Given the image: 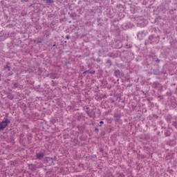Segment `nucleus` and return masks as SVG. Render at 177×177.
Instances as JSON below:
<instances>
[{"mask_svg":"<svg viewBox=\"0 0 177 177\" xmlns=\"http://www.w3.org/2000/svg\"><path fill=\"white\" fill-rule=\"evenodd\" d=\"M100 124H104L103 121H100Z\"/></svg>","mask_w":177,"mask_h":177,"instance_id":"nucleus-9","label":"nucleus"},{"mask_svg":"<svg viewBox=\"0 0 177 177\" xmlns=\"http://www.w3.org/2000/svg\"><path fill=\"white\" fill-rule=\"evenodd\" d=\"M44 2H46V3H53V0H42Z\"/></svg>","mask_w":177,"mask_h":177,"instance_id":"nucleus-5","label":"nucleus"},{"mask_svg":"<svg viewBox=\"0 0 177 177\" xmlns=\"http://www.w3.org/2000/svg\"><path fill=\"white\" fill-rule=\"evenodd\" d=\"M8 124H10V120L8 119L0 122V131H3Z\"/></svg>","mask_w":177,"mask_h":177,"instance_id":"nucleus-1","label":"nucleus"},{"mask_svg":"<svg viewBox=\"0 0 177 177\" xmlns=\"http://www.w3.org/2000/svg\"><path fill=\"white\" fill-rule=\"evenodd\" d=\"M174 125L175 128L177 129V122H174Z\"/></svg>","mask_w":177,"mask_h":177,"instance_id":"nucleus-7","label":"nucleus"},{"mask_svg":"<svg viewBox=\"0 0 177 177\" xmlns=\"http://www.w3.org/2000/svg\"><path fill=\"white\" fill-rule=\"evenodd\" d=\"M29 168H30V169H32V171L37 169V167L34 165H30Z\"/></svg>","mask_w":177,"mask_h":177,"instance_id":"nucleus-4","label":"nucleus"},{"mask_svg":"<svg viewBox=\"0 0 177 177\" xmlns=\"http://www.w3.org/2000/svg\"><path fill=\"white\" fill-rule=\"evenodd\" d=\"M86 73H90V74H93L95 73V71L91 72L89 71H86L83 73V74H86Z\"/></svg>","mask_w":177,"mask_h":177,"instance_id":"nucleus-6","label":"nucleus"},{"mask_svg":"<svg viewBox=\"0 0 177 177\" xmlns=\"http://www.w3.org/2000/svg\"><path fill=\"white\" fill-rule=\"evenodd\" d=\"M46 162H48L49 165H52L53 164V158L50 157L45 158Z\"/></svg>","mask_w":177,"mask_h":177,"instance_id":"nucleus-3","label":"nucleus"},{"mask_svg":"<svg viewBox=\"0 0 177 177\" xmlns=\"http://www.w3.org/2000/svg\"><path fill=\"white\" fill-rule=\"evenodd\" d=\"M53 46H56V44H54Z\"/></svg>","mask_w":177,"mask_h":177,"instance_id":"nucleus-10","label":"nucleus"},{"mask_svg":"<svg viewBox=\"0 0 177 177\" xmlns=\"http://www.w3.org/2000/svg\"><path fill=\"white\" fill-rule=\"evenodd\" d=\"M45 157V153H36V158L37 160H42Z\"/></svg>","mask_w":177,"mask_h":177,"instance_id":"nucleus-2","label":"nucleus"},{"mask_svg":"<svg viewBox=\"0 0 177 177\" xmlns=\"http://www.w3.org/2000/svg\"><path fill=\"white\" fill-rule=\"evenodd\" d=\"M66 39H70V37H68V35H66Z\"/></svg>","mask_w":177,"mask_h":177,"instance_id":"nucleus-8","label":"nucleus"}]
</instances>
